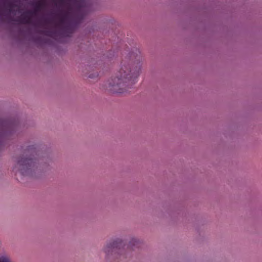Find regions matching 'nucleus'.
I'll use <instances>...</instances> for the list:
<instances>
[{
    "label": "nucleus",
    "instance_id": "7",
    "mask_svg": "<svg viewBox=\"0 0 262 262\" xmlns=\"http://www.w3.org/2000/svg\"><path fill=\"white\" fill-rule=\"evenodd\" d=\"M6 134V133H1V134H0V137H1L2 136H4V135H5Z\"/></svg>",
    "mask_w": 262,
    "mask_h": 262
},
{
    "label": "nucleus",
    "instance_id": "2",
    "mask_svg": "<svg viewBox=\"0 0 262 262\" xmlns=\"http://www.w3.org/2000/svg\"><path fill=\"white\" fill-rule=\"evenodd\" d=\"M36 156V148L33 145L28 146L24 154L17 158L15 168L24 176L33 177L39 170Z\"/></svg>",
    "mask_w": 262,
    "mask_h": 262
},
{
    "label": "nucleus",
    "instance_id": "6",
    "mask_svg": "<svg viewBox=\"0 0 262 262\" xmlns=\"http://www.w3.org/2000/svg\"><path fill=\"white\" fill-rule=\"evenodd\" d=\"M0 262H12V261L8 256L3 255L0 257Z\"/></svg>",
    "mask_w": 262,
    "mask_h": 262
},
{
    "label": "nucleus",
    "instance_id": "3",
    "mask_svg": "<svg viewBox=\"0 0 262 262\" xmlns=\"http://www.w3.org/2000/svg\"><path fill=\"white\" fill-rule=\"evenodd\" d=\"M60 5L66 9L65 17L68 18L81 13L86 6V2L84 0H62Z\"/></svg>",
    "mask_w": 262,
    "mask_h": 262
},
{
    "label": "nucleus",
    "instance_id": "4",
    "mask_svg": "<svg viewBox=\"0 0 262 262\" xmlns=\"http://www.w3.org/2000/svg\"><path fill=\"white\" fill-rule=\"evenodd\" d=\"M124 245L123 240L117 238L109 241L103 248L104 252L108 255L116 249L120 248Z\"/></svg>",
    "mask_w": 262,
    "mask_h": 262
},
{
    "label": "nucleus",
    "instance_id": "5",
    "mask_svg": "<svg viewBox=\"0 0 262 262\" xmlns=\"http://www.w3.org/2000/svg\"><path fill=\"white\" fill-rule=\"evenodd\" d=\"M32 15V13L30 11H26L23 13L21 15V18L19 21L23 24L30 23L31 20V17Z\"/></svg>",
    "mask_w": 262,
    "mask_h": 262
},
{
    "label": "nucleus",
    "instance_id": "1",
    "mask_svg": "<svg viewBox=\"0 0 262 262\" xmlns=\"http://www.w3.org/2000/svg\"><path fill=\"white\" fill-rule=\"evenodd\" d=\"M142 59L136 49L128 52L121 62L116 75L105 83V89L113 94H122L131 89L142 72Z\"/></svg>",
    "mask_w": 262,
    "mask_h": 262
}]
</instances>
